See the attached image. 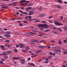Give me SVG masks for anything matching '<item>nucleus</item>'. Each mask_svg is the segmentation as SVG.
Here are the masks:
<instances>
[{"label":"nucleus","mask_w":67,"mask_h":67,"mask_svg":"<svg viewBox=\"0 0 67 67\" xmlns=\"http://www.w3.org/2000/svg\"><path fill=\"white\" fill-rule=\"evenodd\" d=\"M25 60L24 59H21L19 60V61H21L20 62V63L21 64H25Z\"/></svg>","instance_id":"1"},{"label":"nucleus","mask_w":67,"mask_h":67,"mask_svg":"<svg viewBox=\"0 0 67 67\" xmlns=\"http://www.w3.org/2000/svg\"><path fill=\"white\" fill-rule=\"evenodd\" d=\"M54 24L55 25H63V24H62L61 23H60L58 22H56V21H55Z\"/></svg>","instance_id":"2"},{"label":"nucleus","mask_w":67,"mask_h":67,"mask_svg":"<svg viewBox=\"0 0 67 67\" xmlns=\"http://www.w3.org/2000/svg\"><path fill=\"white\" fill-rule=\"evenodd\" d=\"M49 27L48 25L46 24H43V27L44 28H45L46 29H47V28H48Z\"/></svg>","instance_id":"3"},{"label":"nucleus","mask_w":67,"mask_h":67,"mask_svg":"<svg viewBox=\"0 0 67 67\" xmlns=\"http://www.w3.org/2000/svg\"><path fill=\"white\" fill-rule=\"evenodd\" d=\"M19 11L20 12H21V13H22L23 14H26V15H27V14H28V13H27V12H23L20 10Z\"/></svg>","instance_id":"4"},{"label":"nucleus","mask_w":67,"mask_h":67,"mask_svg":"<svg viewBox=\"0 0 67 67\" xmlns=\"http://www.w3.org/2000/svg\"><path fill=\"white\" fill-rule=\"evenodd\" d=\"M38 27H43V24H39L37 25Z\"/></svg>","instance_id":"5"},{"label":"nucleus","mask_w":67,"mask_h":67,"mask_svg":"<svg viewBox=\"0 0 67 67\" xmlns=\"http://www.w3.org/2000/svg\"><path fill=\"white\" fill-rule=\"evenodd\" d=\"M18 45L19 46H20V48H22L24 47L23 44L22 43L19 44Z\"/></svg>","instance_id":"6"},{"label":"nucleus","mask_w":67,"mask_h":67,"mask_svg":"<svg viewBox=\"0 0 67 67\" xmlns=\"http://www.w3.org/2000/svg\"><path fill=\"white\" fill-rule=\"evenodd\" d=\"M44 16H45V15L44 14H41L39 15V17H40V18H42V17H44Z\"/></svg>","instance_id":"7"},{"label":"nucleus","mask_w":67,"mask_h":67,"mask_svg":"<svg viewBox=\"0 0 67 67\" xmlns=\"http://www.w3.org/2000/svg\"><path fill=\"white\" fill-rule=\"evenodd\" d=\"M24 35H26V36H30L31 34L29 32L25 34H24Z\"/></svg>","instance_id":"8"},{"label":"nucleus","mask_w":67,"mask_h":67,"mask_svg":"<svg viewBox=\"0 0 67 67\" xmlns=\"http://www.w3.org/2000/svg\"><path fill=\"white\" fill-rule=\"evenodd\" d=\"M18 3V2H15L13 3L12 4L14 6H16V4H17Z\"/></svg>","instance_id":"9"},{"label":"nucleus","mask_w":67,"mask_h":67,"mask_svg":"<svg viewBox=\"0 0 67 67\" xmlns=\"http://www.w3.org/2000/svg\"><path fill=\"white\" fill-rule=\"evenodd\" d=\"M43 52V51L42 50H38V51H37L36 52V53H37H37H40V52Z\"/></svg>","instance_id":"10"},{"label":"nucleus","mask_w":67,"mask_h":67,"mask_svg":"<svg viewBox=\"0 0 67 67\" xmlns=\"http://www.w3.org/2000/svg\"><path fill=\"white\" fill-rule=\"evenodd\" d=\"M5 37H7V38H9L10 36V35H7V34H6L5 35Z\"/></svg>","instance_id":"11"},{"label":"nucleus","mask_w":67,"mask_h":67,"mask_svg":"<svg viewBox=\"0 0 67 67\" xmlns=\"http://www.w3.org/2000/svg\"><path fill=\"white\" fill-rule=\"evenodd\" d=\"M37 19H29V21L30 22H31V21H34V20H36Z\"/></svg>","instance_id":"12"},{"label":"nucleus","mask_w":67,"mask_h":67,"mask_svg":"<svg viewBox=\"0 0 67 67\" xmlns=\"http://www.w3.org/2000/svg\"><path fill=\"white\" fill-rule=\"evenodd\" d=\"M0 47L2 49H5V48H4V46H1Z\"/></svg>","instance_id":"13"},{"label":"nucleus","mask_w":67,"mask_h":67,"mask_svg":"<svg viewBox=\"0 0 67 67\" xmlns=\"http://www.w3.org/2000/svg\"><path fill=\"white\" fill-rule=\"evenodd\" d=\"M26 2V0H21L20 1V3H21L22 2Z\"/></svg>","instance_id":"14"},{"label":"nucleus","mask_w":67,"mask_h":67,"mask_svg":"<svg viewBox=\"0 0 67 67\" xmlns=\"http://www.w3.org/2000/svg\"><path fill=\"white\" fill-rule=\"evenodd\" d=\"M29 48H30L29 47H27L26 48H25V49L26 51H27L29 49Z\"/></svg>","instance_id":"15"},{"label":"nucleus","mask_w":67,"mask_h":67,"mask_svg":"<svg viewBox=\"0 0 67 67\" xmlns=\"http://www.w3.org/2000/svg\"><path fill=\"white\" fill-rule=\"evenodd\" d=\"M29 65H31V66H35V65L34 64V63H29Z\"/></svg>","instance_id":"16"},{"label":"nucleus","mask_w":67,"mask_h":67,"mask_svg":"<svg viewBox=\"0 0 67 67\" xmlns=\"http://www.w3.org/2000/svg\"><path fill=\"white\" fill-rule=\"evenodd\" d=\"M29 43H30V44H31L32 45H34L35 44V43L32 42H30Z\"/></svg>","instance_id":"17"},{"label":"nucleus","mask_w":67,"mask_h":67,"mask_svg":"<svg viewBox=\"0 0 67 67\" xmlns=\"http://www.w3.org/2000/svg\"><path fill=\"white\" fill-rule=\"evenodd\" d=\"M2 8H5V9H8V7H7V6H3L2 7Z\"/></svg>","instance_id":"18"},{"label":"nucleus","mask_w":67,"mask_h":67,"mask_svg":"<svg viewBox=\"0 0 67 67\" xmlns=\"http://www.w3.org/2000/svg\"><path fill=\"white\" fill-rule=\"evenodd\" d=\"M17 58H18L17 57H14L12 59H15V60H16V59H18Z\"/></svg>","instance_id":"19"},{"label":"nucleus","mask_w":67,"mask_h":67,"mask_svg":"<svg viewBox=\"0 0 67 67\" xmlns=\"http://www.w3.org/2000/svg\"><path fill=\"white\" fill-rule=\"evenodd\" d=\"M64 30L65 31H67V27H64Z\"/></svg>","instance_id":"20"},{"label":"nucleus","mask_w":67,"mask_h":67,"mask_svg":"<svg viewBox=\"0 0 67 67\" xmlns=\"http://www.w3.org/2000/svg\"><path fill=\"white\" fill-rule=\"evenodd\" d=\"M4 58L5 59H7L8 58V55H6L4 57Z\"/></svg>","instance_id":"21"},{"label":"nucleus","mask_w":67,"mask_h":67,"mask_svg":"<svg viewBox=\"0 0 67 67\" xmlns=\"http://www.w3.org/2000/svg\"><path fill=\"white\" fill-rule=\"evenodd\" d=\"M4 53L6 54V55H9V53H8V51L4 52Z\"/></svg>","instance_id":"22"},{"label":"nucleus","mask_w":67,"mask_h":67,"mask_svg":"<svg viewBox=\"0 0 67 67\" xmlns=\"http://www.w3.org/2000/svg\"><path fill=\"white\" fill-rule=\"evenodd\" d=\"M32 31L33 32H35L36 33L38 32V31H37L35 30H33Z\"/></svg>","instance_id":"23"},{"label":"nucleus","mask_w":67,"mask_h":67,"mask_svg":"<svg viewBox=\"0 0 67 67\" xmlns=\"http://www.w3.org/2000/svg\"><path fill=\"white\" fill-rule=\"evenodd\" d=\"M19 25L20 26H23V25L21 23L19 24Z\"/></svg>","instance_id":"24"},{"label":"nucleus","mask_w":67,"mask_h":67,"mask_svg":"<svg viewBox=\"0 0 67 67\" xmlns=\"http://www.w3.org/2000/svg\"><path fill=\"white\" fill-rule=\"evenodd\" d=\"M31 42H35V39H32L31 40Z\"/></svg>","instance_id":"25"},{"label":"nucleus","mask_w":67,"mask_h":67,"mask_svg":"<svg viewBox=\"0 0 67 67\" xmlns=\"http://www.w3.org/2000/svg\"><path fill=\"white\" fill-rule=\"evenodd\" d=\"M59 44H60V45H61V44H62V42H61V41L59 40Z\"/></svg>","instance_id":"26"},{"label":"nucleus","mask_w":67,"mask_h":67,"mask_svg":"<svg viewBox=\"0 0 67 67\" xmlns=\"http://www.w3.org/2000/svg\"><path fill=\"white\" fill-rule=\"evenodd\" d=\"M45 42V41L44 40H43L39 42V43H42V42Z\"/></svg>","instance_id":"27"},{"label":"nucleus","mask_w":67,"mask_h":67,"mask_svg":"<svg viewBox=\"0 0 67 67\" xmlns=\"http://www.w3.org/2000/svg\"><path fill=\"white\" fill-rule=\"evenodd\" d=\"M11 33V32L10 31H9V32L7 31V34H10Z\"/></svg>","instance_id":"28"},{"label":"nucleus","mask_w":67,"mask_h":67,"mask_svg":"<svg viewBox=\"0 0 67 67\" xmlns=\"http://www.w3.org/2000/svg\"><path fill=\"white\" fill-rule=\"evenodd\" d=\"M44 63H46V64H48L49 63V62L48 61H45L44 62Z\"/></svg>","instance_id":"29"},{"label":"nucleus","mask_w":67,"mask_h":67,"mask_svg":"<svg viewBox=\"0 0 67 67\" xmlns=\"http://www.w3.org/2000/svg\"><path fill=\"white\" fill-rule=\"evenodd\" d=\"M58 51V52H59V53H61L62 52V51L59 50V49H57Z\"/></svg>","instance_id":"30"},{"label":"nucleus","mask_w":67,"mask_h":67,"mask_svg":"<svg viewBox=\"0 0 67 67\" xmlns=\"http://www.w3.org/2000/svg\"><path fill=\"white\" fill-rule=\"evenodd\" d=\"M41 23H46V22L45 21H41Z\"/></svg>","instance_id":"31"},{"label":"nucleus","mask_w":67,"mask_h":67,"mask_svg":"<svg viewBox=\"0 0 67 67\" xmlns=\"http://www.w3.org/2000/svg\"><path fill=\"white\" fill-rule=\"evenodd\" d=\"M58 30L60 32H62V30L60 28L58 29Z\"/></svg>","instance_id":"32"},{"label":"nucleus","mask_w":67,"mask_h":67,"mask_svg":"<svg viewBox=\"0 0 67 67\" xmlns=\"http://www.w3.org/2000/svg\"><path fill=\"white\" fill-rule=\"evenodd\" d=\"M0 64H3V62L2 61H0Z\"/></svg>","instance_id":"33"},{"label":"nucleus","mask_w":67,"mask_h":67,"mask_svg":"<svg viewBox=\"0 0 67 67\" xmlns=\"http://www.w3.org/2000/svg\"><path fill=\"white\" fill-rule=\"evenodd\" d=\"M7 52H8V54H11V51H7Z\"/></svg>","instance_id":"34"},{"label":"nucleus","mask_w":67,"mask_h":67,"mask_svg":"<svg viewBox=\"0 0 67 67\" xmlns=\"http://www.w3.org/2000/svg\"><path fill=\"white\" fill-rule=\"evenodd\" d=\"M38 47L40 48H43V46H39Z\"/></svg>","instance_id":"35"},{"label":"nucleus","mask_w":67,"mask_h":67,"mask_svg":"<svg viewBox=\"0 0 67 67\" xmlns=\"http://www.w3.org/2000/svg\"><path fill=\"white\" fill-rule=\"evenodd\" d=\"M53 29L54 30H57V28L56 27H54L53 28Z\"/></svg>","instance_id":"36"},{"label":"nucleus","mask_w":67,"mask_h":67,"mask_svg":"<svg viewBox=\"0 0 67 67\" xmlns=\"http://www.w3.org/2000/svg\"><path fill=\"white\" fill-rule=\"evenodd\" d=\"M58 21H59V22H62V20H58Z\"/></svg>","instance_id":"37"},{"label":"nucleus","mask_w":67,"mask_h":67,"mask_svg":"<svg viewBox=\"0 0 67 67\" xmlns=\"http://www.w3.org/2000/svg\"><path fill=\"white\" fill-rule=\"evenodd\" d=\"M35 9H33L31 10L33 12H34V11H35Z\"/></svg>","instance_id":"38"},{"label":"nucleus","mask_w":67,"mask_h":67,"mask_svg":"<svg viewBox=\"0 0 67 67\" xmlns=\"http://www.w3.org/2000/svg\"><path fill=\"white\" fill-rule=\"evenodd\" d=\"M32 5V4H28L27 5V6L28 7H29L30 6H31V5Z\"/></svg>","instance_id":"39"},{"label":"nucleus","mask_w":67,"mask_h":67,"mask_svg":"<svg viewBox=\"0 0 67 67\" xmlns=\"http://www.w3.org/2000/svg\"><path fill=\"white\" fill-rule=\"evenodd\" d=\"M58 2H59V3H61V2H62V1L60 0H59L58 1Z\"/></svg>","instance_id":"40"},{"label":"nucleus","mask_w":67,"mask_h":67,"mask_svg":"<svg viewBox=\"0 0 67 67\" xmlns=\"http://www.w3.org/2000/svg\"><path fill=\"white\" fill-rule=\"evenodd\" d=\"M5 42H10V40H6L5 41Z\"/></svg>","instance_id":"41"},{"label":"nucleus","mask_w":67,"mask_h":67,"mask_svg":"<svg viewBox=\"0 0 67 67\" xmlns=\"http://www.w3.org/2000/svg\"><path fill=\"white\" fill-rule=\"evenodd\" d=\"M22 58V57H17V59H21Z\"/></svg>","instance_id":"42"},{"label":"nucleus","mask_w":67,"mask_h":67,"mask_svg":"<svg viewBox=\"0 0 67 67\" xmlns=\"http://www.w3.org/2000/svg\"><path fill=\"white\" fill-rule=\"evenodd\" d=\"M14 51L15 52H18V50L16 49H14Z\"/></svg>","instance_id":"43"},{"label":"nucleus","mask_w":67,"mask_h":67,"mask_svg":"<svg viewBox=\"0 0 67 67\" xmlns=\"http://www.w3.org/2000/svg\"><path fill=\"white\" fill-rule=\"evenodd\" d=\"M23 23H28V22L26 21H23Z\"/></svg>","instance_id":"44"},{"label":"nucleus","mask_w":67,"mask_h":67,"mask_svg":"<svg viewBox=\"0 0 67 67\" xmlns=\"http://www.w3.org/2000/svg\"><path fill=\"white\" fill-rule=\"evenodd\" d=\"M38 10L40 11L41 10H42V9L41 8H38Z\"/></svg>","instance_id":"45"},{"label":"nucleus","mask_w":67,"mask_h":67,"mask_svg":"<svg viewBox=\"0 0 67 67\" xmlns=\"http://www.w3.org/2000/svg\"><path fill=\"white\" fill-rule=\"evenodd\" d=\"M25 19H28V16H26L24 18Z\"/></svg>","instance_id":"46"},{"label":"nucleus","mask_w":67,"mask_h":67,"mask_svg":"<svg viewBox=\"0 0 67 67\" xmlns=\"http://www.w3.org/2000/svg\"><path fill=\"white\" fill-rule=\"evenodd\" d=\"M21 19H22V18L19 17L18 18V19H17V20H21Z\"/></svg>","instance_id":"47"},{"label":"nucleus","mask_w":67,"mask_h":67,"mask_svg":"<svg viewBox=\"0 0 67 67\" xmlns=\"http://www.w3.org/2000/svg\"><path fill=\"white\" fill-rule=\"evenodd\" d=\"M49 22H50V23H53V21H52L51 20H49Z\"/></svg>","instance_id":"48"},{"label":"nucleus","mask_w":67,"mask_h":67,"mask_svg":"<svg viewBox=\"0 0 67 67\" xmlns=\"http://www.w3.org/2000/svg\"><path fill=\"white\" fill-rule=\"evenodd\" d=\"M64 42L65 43H66L67 42V41L66 40H64Z\"/></svg>","instance_id":"49"},{"label":"nucleus","mask_w":67,"mask_h":67,"mask_svg":"<svg viewBox=\"0 0 67 67\" xmlns=\"http://www.w3.org/2000/svg\"><path fill=\"white\" fill-rule=\"evenodd\" d=\"M38 42V40L35 39V42Z\"/></svg>","instance_id":"50"},{"label":"nucleus","mask_w":67,"mask_h":67,"mask_svg":"<svg viewBox=\"0 0 67 67\" xmlns=\"http://www.w3.org/2000/svg\"><path fill=\"white\" fill-rule=\"evenodd\" d=\"M60 7H62L58 5L57 7V8H60Z\"/></svg>","instance_id":"51"},{"label":"nucleus","mask_w":67,"mask_h":67,"mask_svg":"<svg viewBox=\"0 0 67 67\" xmlns=\"http://www.w3.org/2000/svg\"><path fill=\"white\" fill-rule=\"evenodd\" d=\"M35 22H40V20H37L35 21Z\"/></svg>","instance_id":"52"},{"label":"nucleus","mask_w":67,"mask_h":67,"mask_svg":"<svg viewBox=\"0 0 67 67\" xmlns=\"http://www.w3.org/2000/svg\"><path fill=\"white\" fill-rule=\"evenodd\" d=\"M49 53L51 56H52V54H53V53H52L51 52H49Z\"/></svg>","instance_id":"53"},{"label":"nucleus","mask_w":67,"mask_h":67,"mask_svg":"<svg viewBox=\"0 0 67 67\" xmlns=\"http://www.w3.org/2000/svg\"><path fill=\"white\" fill-rule=\"evenodd\" d=\"M11 47V45H8V47Z\"/></svg>","instance_id":"54"},{"label":"nucleus","mask_w":67,"mask_h":67,"mask_svg":"<svg viewBox=\"0 0 67 67\" xmlns=\"http://www.w3.org/2000/svg\"><path fill=\"white\" fill-rule=\"evenodd\" d=\"M40 30H41L42 31H43L44 30V29L42 28H40Z\"/></svg>","instance_id":"55"},{"label":"nucleus","mask_w":67,"mask_h":67,"mask_svg":"<svg viewBox=\"0 0 67 67\" xmlns=\"http://www.w3.org/2000/svg\"><path fill=\"white\" fill-rule=\"evenodd\" d=\"M22 51H23V52H25V53H26V51L25 50H23Z\"/></svg>","instance_id":"56"},{"label":"nucleus","mask_w":67,"mask_h":67,"mask_svg":"<svg viewBox=\"0 0 67 67\" xmlns=\"http://www.w3.org/2000/svg\"><path fill=\"white\" fill-rule=\"evenodd\" d=\"M28 18H29V19H31L32 18V16H29Z\"/></svg>","instance_id":"57"},{"label":"nucleus","mask_w":67,"mask_h":67,"mask_svg":"<svg viewBox=\"0 0 67 67\" xmlns=\"http://www.w3.org/2000/svg\"><path fill=\"white\" fill-rule=\"evenodd\" d=\"M32 9V7H28L29 10V9Z\"/></svg>","instance_id":"58"},{"label":"nucleus","mask_w":67,"mask_h":67,"mask_svg":"<svg viewBox=\"0 0 67 67\" xmlns=\"http://www.w3.org/2000/svg\"><path fill=\"white\" fill-rule=\"evenodd\" d=\"M50 30H46L45 31V32H50Z\"/></svg>","instance_id":"59"},{"label":"nucleus","mask_w":67,"mask_h":67,"mask_svg":"<svg viewBox=\"0 0 67 67\" xmlns=\"http://www.w3.org/2000/svg\"><path fill=\"white\" fill-rule=\"evenodd\" d=\"M45 59L46 60H48V59L47 58H46Z\"/></svg>","instance_id":"60"},{"label":"nucleus","mask_w":67,"mask_h":67,"mask_svg":"<svg viewBox=\"0 0 67 67\" xmlns=\"http://www.w3.org/2000/svg\"><path fill=\"white\" fill-rule=\"evenodd\" d=\"M30 59H31V58H29L27 59L28 60H30Z\"/></svg>","instance_id":"61"},{"label":"nucleus","mask_w":67,"mask_h":67,"mask_svg":"<svg viewBox=\"0 0 67 67\" xmlns=\"http://www.w3.org/2000/svg\"><path fill=\"white\" fill-rule=\"evenodd\" d=\"M15 34H19V33L18 32H15Z\"/></svg>","instance_id":"62"},{"label":"nucleus","mask_w":67,"mask_h":67,"mask_svg":"<svg viewBox=\"0 0 67 67\" xmlns=\"http://www.w3.org/2000/svg\"><path fill=\"white\" fill-rule=\"evenodd\" d=\"M20 9L22 10H23V9H24V8L23 7H21Z\"/></svg>","instance_id":"63"},{"label":"nucleus","mask_w":67,"mask_h":67,"mask_svg":"<svg viewBox=\"0 0 67 67\" xmlns=\"http://www.w3.org/2000/svg\"><path fill=\"white\" fill-rule=\"evenodd\" d=\"M64 54H67V52H65L64 53Z\"/></svg>","instance_id":"64"}]
</instances>
